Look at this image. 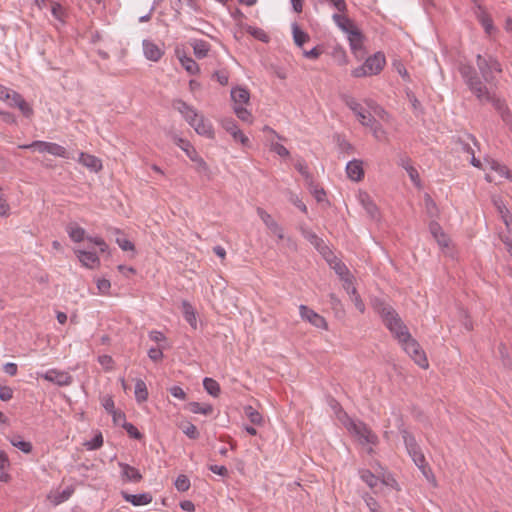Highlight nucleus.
<instances>
[{"mask_svg":"<svg viewBox=\"0 0 512 512\" xmlns=\"http://www.w3.org/2000/svg\"><path fill=\"white\" fill-rule=\"evenodd\" d=\"M181 429H182L183 433H184L188 438L193 439V440H195V439H198V438H199V435H200V434H199V432H198V430H197V427H196L194 424H192V423L188 422L186 425H182V426H181Z\"/></svg>","mask_w":512,"mask_h":512,"instance_id":"50","label":"nucleus"},{"mask_svg":"<svg viewBox=\"0 0 512 512\" xmlns=\"http://www.w3.org/2000/svg\"><path fill=\"white\" fill-rule=\"evenodd\" d=\"M213 78H215L222 86L228 84L229 75L226 70H218L213 74Z\"/></svg>","mask_w":512,"mask_h":512,"instance_id":"60","label":"nucleus"},{"mask_svg":"<svg viewBox=\"0 0 512 512\" xmlns=\"http://www.w3.org/2000/svg\"><path fill=\"white\" fill-rule=\"evenodd\" d=\"M429 230L432 236L435 238V240L438 242V244L442 247L448 246V237L444 233L442 227L439 225L436 221H431L429 224Z\"/></svg>","mask_w":512,"mask_h":512,"instance_id":"26","label":"nucleus"},{"mask_svg":"<svg viewBox=\"0 0 512 512\" xmlns=\"http://www.w3.org/2000/svg\"><path fill=\"white\" fill-rule=\"evenodd\" d=\"M246 32L248 34H250L251 36H253L255 39H257V40H259V41H261L263 43H268L269 40H270V37L261 28H257V27H253V26H248L246 28Z\"/></svg>","mask_w":512,"mask_h":512,"instance_id":"43","label":"nucleus"},{"mask_svg":"<svg viewBox=\"0 0 512 512\" xmlns=\"http://www.w3.org/2000/svg\"><path fill=\"white\" fill-rule=\"evenodd\" d=\"M0 99L7 102L9 105L17 106L22 112H26L27 105L21 99L20 95L0 84Z\"/></svg>","mask_w":512,"mask_h":512,"instance_id":"12","label":"nucleus"},{"mask_svg":"<svg viewBox=\"0 0 512 512\" xmlns=\"http://www.w3.org/2000/svg\"><path fill=\"white\" fill-rule=\"evenodd\" d=\"M231 98L235 104L234 106H242L249 102L250 93L246 88L236 87L231 90Z\"/></svg>","mask_w":512,"mask_h":512,"instance_id":"28","label":"nucleus"},{"mask_svg":"<svg viewBox=\"0 0 512 512\" xmlns=\"http://www.w3.org/2000/svg\"><path fill=\"white\" fill-rule=\"evenodd\" d=\"M135 399L138 403L145 402L148 399V389L146 383L142 379L135 382Z\"/></svg>","mask_w":512,"mask_h":512,"instance_id":"33","label":"nucleus"},{"mask_svg":"<svg viewBox=\"0 0 512 512\" xmlns=\"http://www.w3.org/2000/svg\"><path fill=\"white\" fill-rule=\"evenodd\" d=\"M181 304L184 319L190 324L192 328L196 329L197 320L194 307L187 300H183Z\"/></svg>","mask_w":512,"mask_h":512,"instance_id":"30","label":"nucleus"},{"mask_svg":"<svg viewBox=\"0 0 512 512\" xmlns=\"http://www.w3.org/2000/svg\"><path fill=\"white\" fill-rule=\"evenodd\" d=\"M176 489L179 492H185L190 488V480L186 475H179L174 483Z\"/></svg>","mask_w":512,"mask_h":512,"instance_id":"48","label":"nucleus"},{"mask_svg":"<svg viewBox=\"0 0 512 512\" xmlns=\"http://www.w3.org/2000/svg\"><path fill=\"white\" fill-rule=\"evenodd\" d=\"M309 188L318 202L324 201L326 193L323 188H318V186L314 185V183L312 186H309Z\"/></svg>","mask_w":512,"mask_h":512,"instance_id":"64","label":"nucleus"},{"mask_svg":"<svg viewBox=\"0 0 512 512\" xmlns=\"http://www.w3.org/2000/svg\"><path fill=\"white\" fill-rule=\"evenodd\" d=\"M168 391L173 397L178 398L180 400H185L187 397L185 391L180 386L177 385L170 387Z\"/></svg>","mask_w":512,"mask_h":512,"instance_id":"63","label":"nucleus"},{"mask_svg":"<svg viewBox=\"0 0 512 512\" xmlns=\"http://www.w3.org/2000/svg\"><path fill=\"white\" fill-rule=\"evenodd\" d=\"M386 63L385 56L381 52L375 53L364 62L370 75H376L382 71Z\"/></svg>","mask_w":512,"mask_h":512,"instance_id":"14","label":"nucleus"},{"mask_svg":"<svg viewBox=\"0 0 512 512\" xmlns=\"http://www.w3.org/2000/svg\"><path fill=\"white\" fill-rule=\"evenodd\" d=\"M400 344L403 350L419 367L428 368L429 363L426 354L416 339L411 336L409 340L402 341Z\"/></svg>","mask_w":512,"mask_h":512,"instance_id":"6","label":"nucleus"},{"mask_svg":"<svg viewBox=\"0 0 512 512\" xmlns=\"http://www.w3.org/2000/svg\"><path fill=\"white\" fill-rule=\"evenodd\" d=\"M498 352L500 359L505 367H510L512 365V360L509 356L507 347L504 343H500L498 346Z\"/></svg>","mask_w":512,"mask_h":512,"instance_id":"51","label":"nucleus"},{"mask_svg":"<svg viewBox=\"0 0 512 512\" xmlns=\"http://www.w3.org/2000/svg\"><path fill=\"white\" fill-rule=\"evenodd\" d=\"M77 161L89 169L91 172H99L102 169V162L94 155L81 152L79 153Z\"/></svg>","mask_w":512,"mask_h":512,"instance_id":"17","label":"nucleus"},{"mask_svg":"<svg viewBox=\"0 0 512 512\" xmlns=\"http://www.w3.org/2000/svg\"><path fill=\"white\" fill-rule=\"evenodd\" d=\"M121 495L125 501L131 503L133 506L147 505L150 504L153 500L152 495L148 492L140 494H129L126 491H122Z\"/></svg>","mask_w":512,"mask_h":512,"instance_id":"19","label":"nucleus"},{"mask_svg":"<svg viewBox=\"0 0 512 512\" xmlns=\"http://www.w3.org/2000/svg\"><path fill=\"white\" fill-rule=\"evenodd\" d=\"M234 113L236 114V116L244 121V122H251L252 120V115L251 113L242 106H234Z\"/></svg>","mask_w":512,"mask_h":512,"instance_id":"53","label":"nucleus"},{"mask_svg":"<svg viewBox=\"0 0 512 512\" xmlns=\"http://www.w3.org/2000/svg\"><path fill=\"white\" fill-rule=\"evenodd\" d=\"M97 288L100 294H108L111 288V283L108 279L101 278L97 280Z\"/></svg>","mask_w":512,"mask_h":512,"instance_id":"59","label":"nucleus"},{"mask_svg":"<svg viewBox=\"0 0 512 512\" xmlns=\"http://www.w3.org/2000/svg\"><path fill=\"white\" fill-rule=\"evenodd\" d=\"M458 71L469 91L476 97L479 103H492L499 113L508 108L505 102L491 93L487 85L482 82L474 66L469 63L460 62Z\"/></svg>","mask_w":512,"mask_h":512,"instance_id":"1","label":"nucleus"},{"mask_svg":"<svg viewBox=\"0 0 512 512\" xmlns=\"http://www.w3.org/2000/svg\"><path fill=\"white\" fill-rule=\"evenodd\" d=\"M35 150L40 153H49L66 159L74 158L63 146L52 142L34 141V151Z\"/></svg>","mask_w":512,"mask_h":512,"instance_id":"7","label":"nucleus"},{"mask_svg":"<svg viewBox=\"0 0 512 512\" xmlns=\"http://www.w3.org/2000/svg\"><path fill=\"white\" fill-rule=\"evenodd\" d=\"M66 231L71 240L74 242H81L86 238L85 230L76 223H70L69 225H67Z\"/></svg>","mask_w":512,"mask_h":512,"instance_id":"31","label":"nucleus"},{"mask_svg":"<svg viewBox=\"0 0 512 512\" xmlns=\"http://www.w3.org/2000/svg\"><path fill=\"white\" fill-rule=\"evenodd\" d=\"M476 138L469 133H465L463 136H458L454 140L455 148L457 151L467 153L471 155L470 163L476 168H481V161L475 157V150L473 146L477 145Z\"/></svg>","mask_w":512,"mask_h":512,"instance_id":"5","label":"nucleus"},{"mask_svg":"<svg viewBox=\"0 0 512 512\" xmlns=\"http://www.w3.org/2000/svg\"><path fill=\"white\" fill-rule=\"evenodd\" d=\"M294 166H295V169L304 177L308 186H312L313 177L309 173L306 163L303 160H298Z\"/></svg>","mask_w":512,"mask_h":512,"instance_id":"44","label":"nucleus"},{"mask_svg":"<svg viewBox=\"0 0 512 512\" xmlns=\"http://www.w3.org/2000/svg\"><path fill=\"white\" fill-rule=\"evenodd\" d=\"M122 427L126 430L128 435L136 440H140L143 438V434L130 422L124 421Z\"/></svg>","mask_w":512,"mask_h":512,"instance_id":"49","label":"nucleus"},{"mask_svg":"<svg viewBox=\"0 0 512 512\" xmlns=\"http://www.w3.org/2000/svg\"><path fill=\"white\" fill-rule=\"evenodd\" d=\"M38 377H42L45 380L54 383L58 386H68L72 383V376L65 371H59L56 369H50L45 373L37 372Z\"/></svg>","mask_w":512,"mask_h":512,"instance_id":"8","label":"nucleus"},{"mask_svg":"<svg viewBox=\"0 0 512 512\" xmlns=\"http://www.w3.org/2000/svg\"><path fill=\"white\" fill-rule=\"evenodd\" d=\"M245 414L250 420V422L254 425H261L263 418L262 415L255 410L252 406L245 407Z\"/></svg>","mask_w":512,"mask_h":512,"instance_id":"45","label":"nucleus"},{"mask_svg":"<svg viewBox=\"0 0 512 512\" xmlns=\"http://www.w3.org/2000/svg\"><path fill=\"white\" fill-rule=\"evenodd\" d=\"M176 144L186 153L188 158L190 159V155H192L193 152H197L195 148L190 144L189 141L184 140L182 138H178L176 141Z\"/></svg>","mask_w":512,"mask_h":512,"instance_id":"57","label":"nucleus"},{"mask_svg":"<svg viewBox=\"0 0 512 512\" xmlns=\"http://www.w3.org/2000/svg\"><path fill=\"white\" fill-rule=\"evenodd\" d=\"M292 33L293 40L298 47H302L306 42L310 40L309 34L301 30L296 23L292 25Z\"/></svg>","mask_w":512,"mask_h":512,"instance_id":"32","label":"nucleus"},{"mask_svg":"<svg viewBox=\"0 0 512 512\" xmlns=\"http://www.w3.org/2000/svg\"><path fill=\"white\" fill-rule=\"evenodd\" d=\"M75 253L81 264L86 268L93 269L100 265V259L95 252L75 250Z\"/></svg>","mask_w":512,"mask_h":512,"instance_id":"18","label":"nucleus"},{"mask_svg":"<svg viewBox=\"0 0 512 512\" xmlns=\"http://www.w3.org/2000/svg\"><path fill=\"white\" fill-rule=\"evenodd\" d=\"M411 160L408 156H401L400 159H399V162L398 164L403 167L408 175H409V178L411 179V181L416 185V186H420V177H419V173L418 171L416 170V168H414L412 165H411Z\"/></svg>","mask_w":512,"mask_h":512,"instance_id":"25","label":"nucleus"},{"mask_svg":"<svg viewBox=\"0 0 512 512\" xmlns=\"http://www.w3.org/2000/svg\"><path fill=\"white\" fill-rule=\"evenodd\" d=\"M190 160L194 162L195 170L197 171V173L206 176L208 179H210V168L208 164L205 162V160L198 154V152L192 151V155H190Z\"/></svg>","mask_w":512,"mask_h":512,"instance_id":"27","label":"nucleus"},{"mask_svg":"<svg viewBox=\"0 0 512 512\" xmlns=\"http://www.w3.org/2000/svg\"><path fill=\"white\" fill-rule=\"evenodd\" d=\"M332 18L336 25L347 34L357 29L353 21L343 14L335 13L333 14Z\"/></svg>","mask_w":512,"mask_h":512,"instance_id":"29","label":"nucleus"},{"mask_svg":"<svg viewBox=\"0 0 512 512\" xmlns=\"http://www.w3.org/2000/svg\"><path fill=\"white\" fill-rule=\"evenodd\" d=\"M351 300L353 301V303L358 311H360L361 313H363L365 311V305H364L363 301L361 300L360 295L357 293V290L355 287H352Z\"/></svg>","mask_w":512,"mask_h":512,"instance_id":"58","label":"nucleus"},{"mask_svg":"<svg viewBox=\"0 0 512 512\" xmlns=\"http://www.w3.org/2000/svg\"><path fill=\"white\" fill-rule=\"evenodd\" d=\"M186 408L194 414L210 415L213 412V406L210 404H200L198 402H190Z\"/></svg>","mask_w":512,"mask_h":512,"instance_id":"34","label":"nucleus"},{"mask_svg":"<svg viewBox=\"0 0 512 512\" xmlns=\"http://www.w3.org/2000/svg\"><path fill=\"white\" fill-rule=\"evenodd\" d=\"M361 202L366 212L370 215L372 219H376L378 216V208L376 204L369 198L368 195H365L361 198Z\"/></svg>","mask_w":512,"mask_h":512,"instance_id":"39","label":"nucleus"},{"mask_svg":"<svg viewBox=\"0 0 512 512\" xmlns=\"http://www.w3.org/2000/svg\"><path fill=\"white\" fill-rule=\"evenodd\" d=\"M223 128L233 137L235 141L241 142L246 146L249 143L248 137L238 128L236 121L233 118H226L222 121Z\"/></svg>","mask_w":512,"mask_h":512,"instance_id":"13","label":"nucleus"},{"mask_svg":"<svg viewBox=\"0 0 512 512\" xmlns=\"http://www.w3.org/2000/svg\"><path fill=\"white\" fill-rule=\"evenodd\" d=\"M203 387L206 390V392L213 397H218L221 392L219 383L216 380L209 377L204 378Z\"/></svg>","mask_w":512,"mask_h":512,"instance_id":"36","label":"nucleus"},{"mask_svg":"<svg viewBox=\"0 0 512 512\" xmlns=\"http://www.w3.org/2000/svg\"><path fill=\"white\" fill-rule=\"evenodd\" d=\"M376 310L387 329L394 335L399 343L410 339L411 334L407 326L403 323L399 314L392 306L385 303H379L376 306Z\"/></svg>","mask_w":512,"mask_h":512,"instance_id":"3","label":"nucleus"},{"mask_svg":"<svg viewBox=\"0 0 512 512\" xmlns=\"http://www.w3.org/2000/svg\"><path fill=\"white\" fill-rule=\"evenodd\" d=\"M11 444L19 450L29 453L31 451L30 442L24 441L21 436H13L10 439Z\"/></svg>","mask_w":512,"mask_h":512,"instance_id":"46","label":"nucleus"},{"mask_svg":"<svg viewBox=\"0 0 512 512\" xmlns=\"http://www.w3.org/2000/svg\"><path fill=\"white\" fill-rule=\"evenodd\" d=\"M271 150L281 157H287L290 154L284 145L277 142L271 143Z\"/></svg>","mask_w":512,"mask_h":512,"instance_id":"61","label":"nucleus"},{"mask_svg":"<svg viewBox=\"0 0 512 512\" xmlns=\"http://www.w3.org/2000/svg\"><path fill=\"white\" fill-rule=\"evenodd\" d=\"M359 476L370 488H374L378 484V478L368 469H361Z\"/></svg>","mask_w":512,"mask_h":512,"instance_id":"40","label":"nucleus"},{"mask_svg":"<svg viewBox=\"0 0 512 512\" xmlns=\"http://www.w3.org/2000/svg\"><path fill=\"white\" fill-rule=\"evenodd\" d=\"M425 207H426L427 213L431 217L437 216V214H438L437 205H436L435 201L428 194L425 196Z\"/></svg>","mask_w":512,"mask_h":512,"instance_id":"55","label":"nucleus"},{"mask_svg":"<svg viewBox=\"0 0 512 512\" xmlns=\"http://www.w3.org/2000/svg\"><path fill=\"white\" fill-rule=\"evenodd\" d=\"M143 51L145 57L150 61L157 62L163 56V51L155 43L149 40L143 41Z\"/></svg>","mask_w":512,"mask_h":512,"instance_id":"22","label":"nucleus"},{"mask_svg":"<svg viewBox=\"0 0 512 512\" xmlns=\"http://www.w3.org/2000/svg\"><path fill=\"white\" fill-rule=\"evenodd\" d=\"M347 106L356 114L360 123L363 126L373 127L375 123V118L367 112L360 103H358L354 98H349L346 101Z\"/></svg>","mask_w":512,"mask_h":512,"instance_id":"9","label":"nucleus"},{"mask_svg":"<svg viewBox=\"0 0 512 512\" xmlns=\"http://www.w3.org/2000/svg\"><path fill=\"white\" fill-rule=\"evenodd\" d=\"M163 356V351L160 348L152 347L148 350V357L154 362L162 360Z\"/></svg>","mask_w":512,"mask_h":512,"instance_id":"62","label":"nucleus"},{"mask_svg":"<svg viewBox=\"0 0 512 512\" xmlns=\"http://www.w3.org/2000/svg\"><path fill=\"white\" fill-rule=\"evenodd\" d=\"M183 68L191 75L199 73L200 68L194 59L191 57L183 56L179 58Z\"/></svg>","mask_w":512,"mask_h":512,"instance_id":"37","label":"nucleus"},{"mask_svg":"<svg viewBox=\"0 0 512 512\" xmlns=\"http://www.w3.org/2000/svg\"><path fill=\"white\" fill-rule=\"evenodd\" d=\"M49 5L52 16L59 21H63L65 17V10L62 5L55 1H51Z\"/></svg>","mask_w":512,"mask_h":512,"instance_id":"47","label":"nucleus"},{"mask_svg":"<svg viewBox=\"0 0 512 512\" xmlns=\"http://www.w3.org/2000/svg\"><path fill=\"white\" fill-rule=\"evenodd\" d=\"M476 65L479 69V72L482 76L480 79L482 82L486 84H490L494 80L493 72H502V66L499 61L493 56H483L478 54L476 56Z\"/></svg>","mask_w":512,"mask_h":512,"instance_id":"4","label":"nucleus"},{"mask_svg":"<svg viewBox=\"0 0 512 512\" xmlns=\"http://www.w3.org/2000/svg\"><path fill=\"white\" fill-rule=\"evenodd\" d=\"M73 493H74V488L72 486H68L62 491H59V490L51 491L47 495V499L50 500V502L54 506H57L65 501H67L72 496Z\"/></svg>","mask_w":512,"mask_h":512,"instance_id":"21","label":"nucleus"},{"mask_svg":"<svg viewBox=\"0 0 512 512\" xmlns=\"http://www.w3.org/2000/svg\"><path fill=\"white\" fill-rule=\"evenodd\" d=\"M357 434L360 436L364 443L376 444L378 437L369 430L366 426L357 430Z\"/></svg>","mask_w":512,"mask_h":512,"instance_id":"41","label":"nucleus"},{"mask_svg":"<svg viewBox=\"0 0 512 512\" xmlns=\"http://www.w3.org/2000/svg\"><path fill=\"white\" fill-rule=\"evenodd\" d=\"M257 215L264 222L266 227L270 230L271 233L277 236L279 240H284V231L283 228L272 218V216L267 213L264 209L258 207Z\"/></svg>","mask_w":512,"mask_h":512,"instance_id":"11","label":"nucleus"},{"mask_svg":"<svg viewBox=\"0 0 512 512\" xmlns=\"http://www.w3.org/2000/svg\"><path fill=\"white\" fill-rule=\"evenodd\" d=\"M401 435L406 447V450L411 458L422 454L421 447L417 443L415 437L406 429L401 430Z\"/></svg>","mask_w":512,"mask_h":512,"instance_id":"16","label":"nucleus"},{"mask_svg":"<svg viewBox=\"0 0 512 512\" xmlns=\"http://www.w3.org/2000/svg\"><path fill=\"white\" fill-rule=\"evenodd\" d=\"M348 39L350 42V46L352 50H357L362 47L363 35L361 31L357 28L348 34Z\"/></svg>","mask_w":512,"mask_h":512,"instance_id":"38","label":"nucleus"},{"mask_svg":"<svg viewBox=\"0 0 512 512\" xmlns=\"http://www.w3.org/2000/svg\"><path fill=\"white\" fill-rule=\"evenodd\" d=\"M300 316L303 320L309 322L317 328L327 329L325 318L306 305L299 306Z\"/></svg>","mask_w":512,"mask_h":512,"instance_id":"10","label":"nucleus"},{"mask_svg":"<svg viewBox=\"0 0 512 512\" xmlns=\"http://www.w3.org/2000/svg\"><path fill=\"white\" fill-rule=\"evenodd\" d=\"M346 173L349 179L353 181H360L364 177L363 163L360 160L354 159L347 163Z\"/></svg>","mask_w":512,"mask_h":512,"instance_id":"20","label":"nucleus"},{"mask_svg":"<svg viewBox=\"0 0 512 512\" xmlns=\"http://www.w3.org/2000/svg\"><path fill=\"white\" fill-rule=\"evenodd\" d=\"M172 107L184 117L197 134L207 138H214V129L211 122L205 119L203 115H199L193 106L182 99H175L172 102Z\"/></svg>","mask_w":512,"mask_h":512,"instance_id":"2","label":"nucleus"},{"mask_svg":"<svg viewBox=\"0 0 512 512\" xmlns=\"http://www.w3.org/2000/svg\"><path fill=\"white\" fill-rule=\"evenodd\" d=\"M493 204L496 207L498 213L500 214V217L504 222L506 228L509 231H512V214L510 213L509 209L506 207L504 202L499 198L493 199Z\"/></svg>","mask_w":512,"mask_h":512,"instance_id":"23","label":"nucleus"},{"mask_svg":"<svg viewBox=\"0 0 512 512\" xmlns=\"http://www.w3.org/2000/svg\"><path fill=\"white\" fill-rule=\"evenodd\" d=\"M189 44L193 48L195 57L198 59L205 58L211 48L210 44L202 39H191Z\"/></svg>","mask_w":512,"mask_h":512,"instance_id":"24","label":"nucleus"},{"mask_svg":"<svg viewBox=\"0 0 512 512\" xmlns=\"http://www.w3.org/2000/svg\"><path fill=\"white\" fill-rule=\"evenodd\" d=\"M363 499H364L367 507L369 508L370 512H379L380 505L374 497H372L371 495L366 493L363 496Z\"/></svg>","mask_w":512,"mask_h":512,"instance_id":"56","label":"nucleus"},{"mask_svg":"<svg viewBox=\"0 0 512 512\" xmlns=\"http://www.w3.org/2000/svg\"><path fill=\"white\" fill-rule=\"evenodd\" d=\"M478 20L481 23V25L483 26L485 32L488 35H492V33L495 31V27L493 25V21H492L491 17L487 13L481 12L478 15Z\"/></svg>","mask_w":512,"mask_h":512,"instance_id":"42","label":"nucleus"},{"mask_svg":"<svg viewBox=\"0 0 512 512\" xmlns=\"http://www.w3.org/2000/svg\"><path fill=\"white\" fill-rule=\"evenodd\" d=\"M119 467L121 469V478L124 482L138 483L143 479L140 471L131 465L119 462Z\"/></svg>","mask_w":512,"mask_h":512,"instance_id":"15","label":"nucleus"},{"mask_svg":"<svg viewBox=\"0 0 512 512\" xmlns=\"http://www.w3.org/2000/svg\"><path fill=\"white\" fill-rule=\"evenodd\" d=\"M490 167H491L492 170L497 172L499 175H501V176H503L505 178H510V172H509L508 168L505 165H502L499 162H497L495 160H492L490 162Z\"/></svg>","mask_w":512,"mask_h":512,"instance_id":"54","label":"nucleus"},{"mask_svg":"<svg viewBox=\"0 0 512 512\" xmlns=\"http://www.w3.org/2000/svg\"><path fill=\"white\" fill-rule=\"evenodd\" d=\"M84 445L88 450L99 449L103 445L102 434L100 432L97 433L90 441L85 442Z\"/></svg>","mask_w":512,"mask_h":512,"instance_id":"52","label":"nucleus"},{"mask_svg":"<svg viewBox=\"0 0 512 512\" xmlns=\"http://www.w3.org/2000/svg\"><path fill=\"white\" fill-rule=\"evenodd\" d=\"M303 237L308 240L317 250L321 251L324 247V241L317 236L316 233H314L311 230L303 229L302 230Z\"/></svg>","mask_w":512,"mask_h":512,"instance_id":"35","label":"nucleus"}]
</instances>
